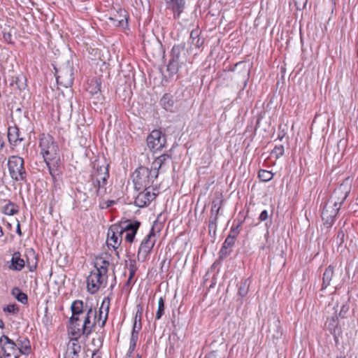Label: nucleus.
<instances>
[{
    "instance_id": "1",
    "label": "nucleus",
    "mask_w": 358,
    "mask_h": 358,
    "mask_svg": "<svg viewBox=\"0 0 358 358\" xmlns=\"http://www.w3.org/2000/svg\"><path fill=\"white\" fill-rule=\"evenodd\" d=\"M109 262L103 258H97L95 262V269L92 271L87 278V289L92 294H96L101 287L107 284V272Z\"/></svg>"
},
{
    "instance_id": "2",
    "label": "nucleus",
    "mask_w": 358,
    "mask_h": 358,
    "mask_svg": "<svg viewBox=\"0 0 358 358\" xmlns=\"http://www.w3.org/2000/svg\"><path fill=\"white\" fill-rule=\"evenodd\" d=\"M96 310L94 308H89L85 313L83 320L76 321V324H70V333L72 336L78 338L82 335L88 336L96 325Z\"/></svg>"
},
{
    "instance_id": "3",
    "label": "nucleus",
    "mask_w": 358,
    "mask_h": 358,
    "mask_svg": "<svg viewBox=\"0 0 358 358\" xmlns=\"http://www.w3.org/2000/svg\"><path fill=\"white\" fill-rule=\"evenodd\" d=\"M159 172L154 169L140 166L133 173L134 188L139 191L143 188L154 187Z\"/></svg>"
},
{
    "instance_id": "4",
    "label": "nucleus",
    "mask_w": 358,
    "mask_h": 358,
    "mask_svg": "<svg viewBox=\"0 0 358 358\" xmlns=\"http://www.w3.org/2000/svg\"><path fill=\"white\" fill-rule=\"evenodd\" d=\"M38 144L40 152L47 165L48 162L56 158L58 152V146L52 136L48 134H42L39 136Z\"/></svg>"
},
{
    "instance_id": "5",
    "label": "nucleus",
    "mask_w": 358,
    "mask_h": 358,
    "mask_svg": "<svg viewBox=\"0 0 358 358\" xmlns=\"http://www.w3.org/2000/svg\"><path fill=\"white\" fill-rule=\"evenodd\" d=\"M26 261L21 258V254L19 252H15L13 254L12 258L8 265L9 269L15 271H20L23 269L25 265L29 267L30 271H34L36 268L37 260L35 252L33 250L27 252Z\"/></svg>"
},
{
    "instance_id": "6",
    "label": "nucleus",
    "mask_w": 358,
    "mask_h": 358,
    "mask_svg": "<svg viewBox=\"0 0 358 358\" xmlns=\"http://www.w3.org/2000/svg\"><path fill=\"white\" fill-rule=\"evenodd\" d=\"M91 178L95 194L103 196L107 192L106 184L109 178L108 166H98L96 170L92 172Z\"/></svg>"
},
{
    "instance_id": "7",
    "label": "nucleus",
    "mask_w": 358,
    "mask_h": 358,
    "mask_svg": "<svg viewBox=\"0 0 358 358\" xmlns=\"http://www.w3.org/2000/svg\"><path fill=\"white\" fill-rule=\"evenodd\" d=\"M351 190V180L350 178H346L343 183L340 185L331 194L329 203L327 205L333 206L334 208H338L339 210L342 203L348 196Z\"/></svg>"
},
{
    "instance_id": "8",
    "label": "nucleus",
    "mask_w": 358,
    "mask_h": 358,
    "mask_svg": "<svg viewBox=\"0 0 358 358\" xmlns=\"http://www.w3.org/2000/svg\"><path fill=\"white\" fill-rule=\"evenodd\" d=\"M8 171L10 177L16 181H22L26 178L24 167V159L18 156L13 155L8 160Z\"/></svg>"
},
{
    "instance_id": "9",
    "label": "nucleus",
    "mask_w": 358,
    "mask_h": 358,
    "mask_svg": "<svg viewBox=\"0 0 358 358\" xmlns=\"http://www.w3.org/2000/svg\"><path fill=\"white\" fill-rule=\"evenodd\" d=\"M156 241L154 228L152 227L148 234L142 240L137 254L138 261L144 262L152 251Z\"/></svg>"
},
{
    "instance_id": "10",
    "label": "nucleus",
    "mask_w": 358,
    "mask_h": 358,
    "mask_svg": "<svg viewBox=\"0 0 358 358\" xmlns=\"http://www.w3.org/2000/svg\"><path fill=\"white\" fill-rule=\"evenodd\" d=\"M55 76L57 84L64 87H71L73 83V73L72 67L65 64L59 69L55 68Z\"/></svg>"
},
{
    "instance_id": "11",
    "label": "nucleus",
    "mask_w": 358,
    "mask_h": 358,
    "mask_svg": "<svg viewBox=\"0 0 358 358\" xmlns=\"http://www.w3.org/2000/svg\"><path fill=\"white\" fill-rule=\"evenodd\" d=\"M158 194L157 186L154 187L143 188V191L138 193L135 198L134 203L139 208L148 206Z\"/></svg>"
},
{
    "instance_id": "12",
    "label": "nucleus",
    "mask_w": 358,
    "mask_h": 358,
    "mask_svg": "<svg viewBox=\"0 0 358 358\" xmlns=\"http://www.w3.org/2000/svg\"><path fill=\"white\" fill-rule=\"evenodd\" d=\"M122 240V229L120 224H113L107 234V245L108 248L117 249L120 245Z\"/></svg>"
},
{
    "instance_id": "13",
    "label": "nucleus",
    "mask_w": 358,
    "mask_h": 358,
    "mask_svg": "<svg viewBox=\"0 0 358 358\" xmlns=\"http://www.w3.org/2000/svg\"><path fill=\"white\" fill-rule=\"evenodd\" d=\"M0 344L4 358H19L17 344L6 335L0 337Z\"/></svg>"
},
{
    "instance_id": "14",
    "label": "nucleus",
    "mask_w": 358,
    "mask_h": 358,
    "mask_svg": "<svg viewBox=\"0 0 358 358\" xmlns=\"http://www.w3.org/2000/svg\"><path fill=\"white\" fill-rule=\"evenodd\" d=\"M165 143L166 138L159 130H153L147 138V145L154 152L162 150Z\"/></svg>"
},
{
    "instance_id": "15",
    "label": "nucleus",
    "mask_w": 358,
    "mask_h": 358,
    "mask_svg": "<svg viewBox=\"0 0 358 358\" xmlns=\"http://www.w3.org/2000/svg\"><path fill=\"white\" fill-rule=\"evenodd\" d=\"M92 305L87 303H84L82 300H75L71 306V310L72 315L69 319L70 324H76V321H80V315L85 313L89 308H92Z\"/></svg>"
},
{
    "instance_id": "16",
    "label": "nucleus",
    "mask_w": 358,
    "mask_h": 358,
    "mask_svg": "<svg viewBox=\"0 0 358 358\" xmlns=\"http://www.w3.org/2000/svg\"><path fill=\"white\" fill-rule=\"evenodd\" d=\"M122 229V235L125 233V241L132 243L139 229L141 222L137 220H127L120 224Z\"/></svg>"
},
{
    "instance_id": "17",
    "label": "nucleus",
    "mask_w": 358,
    "mask_h": 358,
    "mask_svg": "<svg viewBox=\"0 0 358 358\" xmlns=\"http://www.w3.org/2000/svg\"><path fill=\"white\" fill-rule=\"evenodd\" d=\"M110 308V298L105 297L101 304L99 310V315L96 314V324H97L100 327H103L106 324L108 317Z\"/></svg>"
},
{
    "instance_id": "18",
    "label": "nucleus",
    "mask_w": 358,
    "mask_h": 358,
    "mask_svg": "<svg viewBox=\"0 0 358 358\" xmlns=\"http://www.w3.org/2000/svg\"><path fill=\"white\" fill-rule=\"evenodd\" d=\"M166 8L171 10L175 19H179L186 6V0H165Z\"/></svg>"
},
{
    "instance_id": "19",
    "label": "nucleus",
    "mask_w": 358,
    "mask_h": 358,
    "mask_svg": "<svg viewBox=\"0 0 358 358\" xmlns=\"http://www.w3.org/2000/svg\"><path fill=\"white\" fill-rule=\"evenodd\" d=\"M338 212V208H334L333 206L329 205L324 206L322 212V219L327 227L329 228L333 225Z\"/></svg>"
},
{
    "instance_id": "20",
    "label": "nucleus",
    "mask_w": 358,
    "mask_h": 358,
    "mask_svg": "<svg viewBox=\"0 0 358 358\" xmlns=\"http://www.w3.org/2000/svg\"><path fill=\"white\" fill-rule=\"evenodd\" d=\"M81 346L78 342V338H72L67 345V349L64 358H79V353Z\"/></svg>"
},
{
    "instance_id": "21",
    "label": "nucleus",
    "mask_w": 358,
    "mask_h": 358,
    "mask_svg": "<svg viewBox=\"0 0 358 358\" xmlns=\"http://www.w3.org/2000/svg\"><path fill=\"white\" fill-rule=\"evenodd\" d=\"M141 324H136V322L134 323L133 329L131 331V335L129 341V353H133L136 348V343L138 338V333L141 331Z\"/></svg>"
},
{
    "instance_id": "22",
    "label": "nucleus",
    "mask_w": 358,
    "mask_h": 358,
    "mask_svg": "<svg viewBox=\"0 0 358 358\" xmlns=\"http://www.w3.org/2000/svg\"><path fill=\"white\" fill-rule=\"evenodd\" d=\"M16 344L18 355L20 354L28 355L31 353V348L29 339L26 338L18 339Z\"/></svg>"
},
{
    "instance_id": "23",
    "label": "nucleus",
    "mask_w": 358,
    "mask_h": 358,
    "mask_svg": "<svg viewBox=\"0 0 358 358\" xmlns=\"http://www.w3.org/2000/svg\"><path fill=\"white\" fill-rule=\"evenodd\" d=\"M109 20L117 27H123L127 22V14L124 10H119L114 17H110Z\"/></svg>"
},
{
    "instance_id": "24",
    "label": "nucleus",
    "mask_w": 358,
    "mask_h": 358,
    "mask_svg": "<svg viewBox=\"0 0 358 358\" xmlns=\"http://www.w3.org/2000/svg\"><path fill=\"white\" fill-rule=\"evenodd\" d=\"M8 138L10 143L13 145H16L17 142L23 141V138L20 136L19 129L15 127L8 128Z\"/></svg>"
},
{
    "instance_id": "25",
    "label": "nucleus",
    "mask_w": 358,
    "mask_h": 358,
    "mask_svg": "<svg viewBox=\"0 0 358 358\" xmlns=\"http://www.w3.org/2000/svg\"><path fill=\"white\" fill-rule=\"evenodd\" d=\"M200 30L198 29H193L190 34V44L196 48H201L204 42V39L200 37Z\"/></svg>"
},
{
    "instance_id": "26",
    "label": "nucleus",
    "mask_w": 358,
    "mask_h": 358,
    "mask_svg": "<svg viewBox=\"0 0 358 358\" xmlns=\"http://www.w3.org/2000/svg\"><path fill=\"white\" fill-rule=\"evenodd\" d=\"M160 104L166 111H174V100L172 95L165 94L160 100Z\"/></svg>"
},
{
    "instance_id": "27",
    "label": "nucleus",
    "mask_w": 358,
    "mask_h": 358,
    "mask_svg": "<svg viewBox=\"0 0 358 358\" xmlns=\"http://www.w3.org/2000/svg\"><path fill=\"white\" fill-rule=\"evenodd\" d=\"M334 276V267L329 266L324 271L322 275V290L327 288L330 285Z\"/></svg>"
},
{
    "instance_id": "28",
    "label": "nucleus",
    "mask_w": 358,
    "mask_h": 358,
    "mask_svg": "<svg viewBox=\"0 0 358 358\" xmlns=\"http://www.w3.org/2000/svg\"><path fill=\"white\" fill-rule=\"evenodd\" d=\"M220 209V206L218 203H216L215 201L213 202L212 208H211V215L210 217V227L211 225H216L217 220V215L219 213V210Z\"/></svg>"
},
{
    "instance_id": "29",
    "label": "nucleus",
    "mask_w": 358,
    "mask_h": 358,
    "mask_svg": "<svg viewBox=\"0 0 358 358\" xmlns=\"http://www.w3.org/2000/svg\"><path fill=\"white\" fill-rule=\"evenodd\" d=\"M169 159L170 156L169 155L164 154L160 155L159 157H157L151 164L152 169H154L159 172V170L162 168L165 162Z\"/></svg>"
},
{
    "instance_id": "30",
    "label": "nucleus",
    "mask_w": 358,
    "mask_h": 358,
    "mask_svg": "<svg viewBox=\"0 0 358 358\" xmlns=\"http://www.w3.org/2000/svg\"><path fill=\"white\" fill-rule=\"evenodd\" d=\"M12 294L20 303L23 304H26L27 303V295L25 293L22 292L20 288L14 287L12 289Z\"/></svg>"
},
{
    "instance_id": "31",
    "label": "nucleus",
    "mask_w": 358,
    "mask_h": 358,
    "mask_svg": "<svg viewBox=\"0 0 358 358\" xmlns=\"http://www.w3.org/2000/svg\"><path fill=\"white\" fill-rule=\"evenodd\" d=\"M250 286L249 279H243L240 282L238 289V294L242 298L245 297L248 292Z\"/></svg>"
},
{
    "instance_id": "32",
    "label": "nucleus",
    "mask_w": 358,
    "mask_h": 358,
    "mask_svg": "<svg viewBox=\"0 0 358 358\" xmlns=\"http://www.w3.org/2000/svg\"><path fill=\"white\" fill-rule=\"evenodd\" d=\"M18 212V207L12 202H9L2 208V213L7 215H13Z\"/></svg>"
},
{
    "instance_id": "33",
    "label": "nucleus",
    "mask_w": 358,
    "mask_h": 358,
    "mask_svg": "<svg viewBox=\"0 0 358 358\" xmlns=\"http://www.w3.org/2000/svg\"><path fill=\"white\" fill-rule=\"evenodd\" d=\"M184 45H174L171 50V59L175 61L180 62V55L184 51Z\"/></svg>"
},
{
    "instance_id": "34",
    "label": "nucleus",
    "mask_w": 358,
    "mask_h": 358,
    "mask_svg": "<svg viewBox=\"0 0 358 358\" xmlns=\"http://www.w3.org/2000/svg\"><path fill=\"white\" fill-rule=\"evenodd\" d=\"M165 310V303L164 299L162 296H161L158 300L157 304V310L155 315L156 320H160L163 315L164 314Z\"/></svg>"
},
{
    "instance_id": "35",
    "label": "nucleus",
    "mask_w": 358,
    "mask_h": 358,
    "mask_svg": "<svg viewBox=\"0 0 358 358\" xmlns=\"http://www.w3.org/2000/svg\"><path fill=\"white\" fill-rule=\"evenodd\" d=\"M235 241L236 240L233 238L227 236L222 245L220 252L223 255H227V249L231 248L235 244Z\"/></svg>"
},
{
    "instance_id": "36",
    "label": "nucleus",
    "mask_w": 358,
    "mask_h": 358,
    "mask_svg": "<svg viewBox=\"0 0 358 358\" xmlns=\"http://www.w3.org/2000/svg\"><path fill=\"white\" fill-rule=\"evenodd\" d=\"M180 66V62L171 59L167 65V71L172 75L176 74Z\"/></svg>"
},
{
    "instance_id": "37",
    "label": "nucleus",
    "mask_w": 358,
    "mask_h": 358,
    "mask_svg": "<svg viewBox=\"0 0 358 358\" xmlns=\"http://www.w3.org/2000/svg\"><path fill=\"white\" fill-rule=\"evenodd\" d=\"M258 176L261 180L268 182L273 178V174L271 171L262 169L259 171Z\"/></svg>"
},
{
    "instance_id": "38",
    "label": "nucleus",
    "mask_w": 358,
    "mask_h": 358,
    "mask_svg": "<svg viewBox=\"0 0 358 358\" xmlns=\"http://www.w3.org/2000/svg\"><path fill=\"white\" fill-rule=\"evenodd\" d=\"M100 84L97 80H91L90 86L87 88V91L90 94H94L100 91Z\"/></svg>"
},
{
    "instance_id": "39",
    "label": "nucleus",
    "mask_w": 358,
    "mask_h": 358,
    "mask_svg": "<svg viewBox=\"0 0 358 358\" xmlns=\"http://www.w3.org/2000/svg\"><path fill=\"white\" fill-rule=\"evenodd\" d=\"M3 311L11 313L13 315H17L19 312V308L16 304H8L3 307Z\"/></svg>"
},
{
    "instance_id": "40",
    "label": "nucleus",
    "mask_w": 358,
    "mask_h": 358,
    "mask_svg": "<svg viewBox=\"0 0 358 358\" xmlns=\"http://www.w3.org/2000/svg\"><path fill=\"white\" fill-rule=\"evenodd\" d=\"M336 241L338 247H341L345 242V233L343 230L340 229L336 237Z\"/></svg>"
},
{
    "instance_id": "41",
    "label": "nucleus",
    "mask_w": 358,
    "mask_h": 358,
    "mask_svg": "<svg viewBox=\"0 0 358 358\" xmlns=\"http://www.w3.org/2000/svg\"><path fill=\"white\" fill-rule=\"evenodd\" d=\"M271 153L276 159H278L284 154V147L281 145H276L272 150Z\"/></svg>"
},
{
    "instance_id": "42",
    "label": "nucleus",
    "mask_w": 358,
    "mask_h": 358,
    "mask_svg": "<svg viewBox=\"0 0 358 358\" xmlns=\"http://www.w3.org/2000/svg\"><path fill=\"white\" fill-rule=\"evenodd\" d=\"M241 224H238L236 227H232L229 231V237L233 238V239L236 240V237L240 233L239 227Z\"/></svg>"
},
{
    "instance_id": "43",
    "label": "nucleus",
    "mask_w": 358,
    "mask_h": 358,
    "mask_svg": "<svg viewBox=\"0 0 358 358\" xmlns=\"http://www.w3.org/2000/svg\"><path fill=\"white\" fill-rule=\"evenodd\" d=\"M127 268L129 270V272L135 273L137 271V265H136V261L135 259H129V262L127 264Z\"/></svg>"
},
{
    "instance_id": "44",
    "label": "nucleus",
    "mask_w": 358,
    "mask_h": 358,
    "mask_svg": "<svg viewBox=\"0 0 358 358\" xmlns=\"http://www.w3.org/2000/svg\"><path fill=\"white\" fill-rule=\"evenodd\" d=\"M142 314H143L142 307L141 306H138V310L135 315L134 323L136 322V324H141V320Z\"/></svg>"
},
{
    "instance_id": "45",
    "label": "nucleus",
    "mask_w": 358,
    "mask_h": 358,
    "mask_svg": "<svg viewBox=\"0 0 358 358\" xmlns=\"http://www.w3.org/2000/svg\"><path fill=\"white\" fill-rule=\"evenodd\" d=\"M326 324H327L328 328L331 330L332 329L335 328L338 324L337 318L335 317L328 318Z\"/></svg>"
},
{
    "instance_id": "46",
    "label": "nucleus",
    "mask_w": 358,
    "mask_h": 358,
    "mask_svg": "<svg viewBox=\"0 0 358 358\" xmlns=\"http://www.w3.org/2000/svg\"><path fill=\"white\" fill-rule=\"evenodd\" d=\"M47 166H48L50 174L52 177L53 180H55L57 178V176L59 175V173H57V170L52 168L50 166L49 162H48V165H47Z\"/></svg>"
},
{
    "instance_id": "47",
    "label": "nucleus",
    "mask_w": 358,
    "mask_h": 358,
    "mask_svg": "<svg viewBox=\"0 0 358 358\" xmlns=\"http://www.w3.org/2000/svg\"><path fill=\"white\" fill-rule=\"evenodd\" d=\"M3 40H4L6 42H7V43H13V41H12V40H13V36H12L11 34H10V33H6V32H5V33H3Z\"/></svg>"
},
{
    "instance_id": "48",
    "label": "nucleus",
    "mask_w": 358,
    "mask_h": 358,
    "mask_svg": "<svg viewBox=\"0 0 358 358\" xmlns=\"http://www.w3.org/2000/svg\"><path fill=\"white\" fill-rule=\"evenodd\" d=\"M268 218V211L264 210L259 215V219L260 221H265Z\"/></svg>"
},
{
    "instance_id": "49",
    "label": "nucleus",
    "mask_w": 358,
    "mask_h": 358,
    "mask_svg": "<svg viewBox=\"0 0 358 358\" xmlns=\"http://www.w3.org/2000/svg\"><path fill=\"white\" fill-rule=\"evenodd\" d=\"M134 275L135 273L129 272V278L126 282V285L129 286L130 285H131V280L134 278Z\"/></svg>"
},
{
    "instance_id": "50",
    "label": "nucleus",
    "mask_w": 358,
    "mask_h": 358,
    "mask_svg": "<svg viewBox=\"0 0 358 358\" xmlns=\"http://www.w3.org/2000/svg\"><path fill=\"white\" fill-rule=\"evenodd\" d=\"M113 203H115V201L113 200H108L107 201H106L104 203L105 206L102 205L101 206V208H109L110 207Z\"/></svg>"
},
{
    "instance_id": "51",
    "label": "nucleus",
    "mask_w": 358,
    "mask_h": 358,
    "mask_svg": "<svg viewBox=\"0 0 358 358\" xmlns=\"http://www.w3.org/2000/svg\"><path fill=\"white\" fill-rule=\"evenodd\" d=\"M206 358H221L218 357L215 352L210 353Z\"/></svg>"
},
{
    "instance_id": "52",
    "label": "nucleus",
    "mask_w": 358,
    "mask_h": 358,
    "mask_svg": "<svg viewBox=\"0 0 358 358\" xmlns=\"http://www.w3.org/2000/svg\"><path fill=\"white\" fill-rule=\"evenodd\" d=\"M92 358H100V355L99 354V351H94L92 353Z\"/></svg>"
},
{
    "instance_id": "53",
    "label": "nucleus",
    "mask_w": 358,
    "mask_h": 358,
    "mask_svg": "<svg viewBox=\"0 0 358 358\" xmlns=\"http://www.w3.org/2000/svg\"><path fill=\"white\" fill-rule=\"evenodd\" d=\"M4 146V141L3 140L2 136L0 135V151L3 149Z\"/></svg>"
},
{
    "instance_id": "54",
    "label": "nucleus",
    "mask_w": 358,
    "mask_h": 358,
    "mask_svg": "<svg viewBox=\"0 0 358 358\" xmlns=\"http://www.w3.org/2000/svg\"><path fill=\"white\" fill-rule=\"evenodd\" d=\"M16 232H17L19 235H21V234H22L21 229H20V224H19V223H18V224H17V225Z\"/></svg>"
},
{
    "instance_id": "55",
    "label": "nucleus",
    "mask_w": 358,
    "mask_h": 358,
    "mask_svg": "<svg viewBox=\"0 0 358 358\" xmlns=\"http://www.w3.org/2000/svg\"><path fill=\"white\" fill-rule=\"evenodd\" d=\"M132 355H133V353H129V350H128L127 355L124 358H132Z\"/></svg>"
},
{
    "instance_id": "56",
    "label": "nucleus",
    "mask_w": 358,
    "mask_h": 358,
    "mask_svg": "<svg viewBox=\"0 0 358 358\" xmlns=\"http://www.w3.org/2000/svg\"><path fill=\"white\" fill-rule=\"evenodd\" d=\"M4 327V323L2 320L0 319V328L3 329Z\"/></svg>"
},
{
    "instance_id": "57",
    "label": "nucleus",
    "mask_w": 358,
    "mask_h": 358,
    "mask_svg": "<svg viewBox=\"0 0 358 358\" xmlns=\"http://www.w3.org/2000/svg\"><path fill=\"white\" fill-rule=\"evenodd\" d=\"M3 236V231L2 229V227L0 226V237Z\"/></svg>"
},
{
    "instance_id": "58",
    "label": "nucleus",
    "mask_w": 358,
    "mask_h": 358,
    "mask_svg": "<svg viewBox=\"0 0 358 358\" xmlns=\"http://www.w3.org/2000/svg\"><path fill=\"white\" fill-rule=\"evenodd\" d=\"M295 3H296V4H299V3H301V1H300V0H295Z\"/></svg>"
},
{
    "instance_id": "59",
    "label": "nucleus",
    "mask_w": 358,
    "mask_h": 358,
    "mask_svg": "<svg viewBox=\"0 0 358 358\" xmlns=\"http://www.w3.org/2000/svg\"><path fill=\"white\" fill-rule=\"evenodd\" d=\"M357 57H358V42H357Z\"/></svg>"
},
{
    "instance_id": "60",
    "label": "nucleus",
    "mask_w": 358,
    "mask_h": 358,
    "mask_svg": "<svg viewBox=\"0 0 358 358\" xmlns=\"http://www.w3.org/2000/svg\"><path fill=\"white\" fill-rule=\"evenodd\" d=\"M137 358H141L139 355H137Z\"/></svg>"
},
{
    "instance_id": "61",
    "label": "nucleus",
    "mask_w": 358,
    "mask_h": 358,
    "mask_svg": "<svg viewBox=\"0 0 358 358\" xmlns=\"http://www.w3.org/2000/svg\"><path fill=\"white\" fill-rule=\"evenodd\" d=\"M306 2V0H303V3H305Z\"/></svg>"
}]
</instances>
